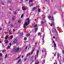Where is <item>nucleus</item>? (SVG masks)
I'll list each match as a JSON object with an SVG mask.
<instances>
[{"label": "nucleus", "instance_id": "f3484780", "mask_svg": "<svg viewBox=\"0 0 64 64\" xmlns=\"http://www.w3.org/2000/svg\"><path fill=\"white\" fill-rule=\"evenodd\" d=\"M21 22V20H18V23H20Z\"/></svg>", "mask_w": 64, "mask_h": 64}, {"label": "nucleus", "instance_id": "864d4df0", "mask_svg": "<svg viewBox=\"0 0 64 64\" xmlns=\"http://www.w3.org/2000/svg\"><path fill=\"white\" fill-rule=\"evenodd\" d=\"M1 41L0 40V43H1Z\"/></svg>", "mask_w": 64, "mask_h": 64}, {"label": "nucleus", "instance_id": "3c124183", "mask_svg": "<svg viewBox=\"0 0 64 64\" xmlns=\"http://www.w3.org/2000/svg\"><path fill=\"white\" fill-rule=\"evenodd\" d=\"M2 47H4V45L3 44H2Z\"/></svg>", "mask_w": 64, "mask_h": 64}, {"label": "nucleus", "instance_id": "603ef678", "mask_svg": "<svg viewBox=\"0 0 64 64\" xmlns=\"http://www.w3.org/2000/svg\"><path fill=\"white\" fill-rule=\"evenodd\" d=\"M23 57H24L23 56H22V58H23Z\"/></svg>", "mask_w": 64, "mask_h": 64}, {"label": "nucleus", "instance_id": "69168bd1", "mask_svg": "<svg viewBox=\"0 0 64 64\" xmlns=\"http://www.w3.org/2000/svg\"><path fill=\"white\" fill-rule=\"evenodd\" d=\"M45 1H47V0H45Z\"/></svg>", "mask_w": 64, "mask_h": 64}, {"label": "nucleus", "instance_id": "473e14b6", "mask_svg": "<svg viewBox=\"0 0 64 64\" xmlns=\"http://www.w3.org/2000/svg\"><path fill=\"white\" fill-rule=\"evenodd\" d=\"M40 34H41V32H39L38 33V35H40Z\"/></svg>", "mask_w": 64, "mask_h": 64}, {"label": "nucleus", "instance_id": "79ce46f5", "mask_svg": "<svg viewBox=\"0 0 64 64\" xmlns=\"http://www.w3.org/2000/svg\"><path fill=\"white\" fill-rule=\"evenodd\" d=\"M53 43H54V44H55V42L54 40L53 41Z\"/></svg>", "mask_w": 64, "mask_h": 64}, {"label": "nucleus", "instance_id": "4d7b16f0", "mask_svg": "<svg viewBox=\"0 0 64 64\" xmlns=\"http://www.w3.org/2000/svg\"><path fill=\"white\" fill-rule=\"evenodd\" d=\"M53 30V28H52V32H53V30Z\"/></svg>", "mask_w": 64, "mask_h": 64}, {"label": "nucleus", "instance_id": "7ed1b4c3", "mask_svg": "<svg viewBox=\"0 0 64 64\" xmlns=\"http://www.w3.org/2000/svg\"><path fill=\"white\" fill-rule=\"evenodd\" d=\"M34 29L35 30V32H36L37 31V25L36 24L34 26Z\"/></svg>", "mask_w": 64, "mask_h": 64}, {"label": "nucleus", "instance_id": "e433bc0d", "mask_svg": "<svg viewBox=\"0 0 64 64\" xmlns=\"http://www.w3.org/2000/svg\"><path fill=\"white\" fill-rule=\"evenodd\" d=\"M56 54L55 52L54 53V56H56Z\"/></svg>", "mask_w": 64, "mask_h": 64}, {"label": "nucleus", "instance_id": "37998d69", "mask_svg": "<svg viewBox=\"0 0 64 64\" xmlns=\"http://www.w3.org/2000/svg\"><path fill=\"white\" fill-rule=\"evenodd\" d=\"M15 19V18H12V20H14Z\"/></svg>", "mask_w": 64, "mask_h": 64}, {"label": "nucleus", "instance_id": "052dcab7", "mask_svg": "<svg viewBox=\"0 0 64 64\" xmlns=\"http://www.w3.org/2000/svg\"><path fill=\"white\" fill-rule=\"evenodd\" d=\"M44 52V50H42V52Z\"/></svg>", "mask_w": 64, "mask_h": 64}, {"label": "nucleus", "instance_id": "39448f33", "mask_svg": "<svg viewBox=\"0 0 64 64\" xmlns=\"http://www.w3.org/2000/svg\"><path fill=\"white\" fill-rule=\"evenodd\" d=\"M22 9L23 11H24L26 9V8L25 6H22Z\"/></svg>", "mask_w": 64, "mask_h": 64}, {"label": "nucleus", "instance_id": "dca6fc26", "mask_svg": "<svg viewBox=\"0 0 64 64\" xmlns=\"http://www.w3.org/2000/svg\"><path fill=\"white\" fill-rule=\"evenodd\" d=\"M29 2L30 3V2H32H32H33V0H30Z\"/></svg>", "mask_w": 64, "mask_h": 64}, {"label": "nucleus", "instance_id": "2f4dec72", "mask_svg": "<svg viewBox=\"0 0 64 64\" xmlns=\"http://www.w3.org/2000/svg\"><path fill=\"white\" fill-rule=\"evenodd\" d=\"M9 45H10V46H11L12 45V44L11 43H10Z\"/></svg>", "mask_w": 64, "mask_h": 64}, {"label": "nucleus", "instance_id": "c9c22d12", "mask_svg": "<svg viewBox=\"0 0 64 64\" xmlns=\"http://www.w3.org/2000/svg\"><path fill=\"white\" fill-rule=\"evenodd\" d=\"M2 54H0V56H2Z\"/></svg>", "mask_w": 64, "mask_h": 64}, {"label": "nucleus", "instance_id": "a878e982", "mask_svg": "<svg viewBox=\"0 0 64 64\" xmlns=\"http://www.w3.org/2000/svg\"><path fill=\"white\" fill-rule=\"evenodd\" d=\"M8 40H6V42H5V43H8Z\"/></svg>", "mask_w": 64, "mask_h": 64}, {"label": "nucleus", "instance_id": "c756f323", "mask_svg": "<svg viewBox=\"0 0 64 64\" xmlns=\"http://www.w3.org/2000/svg\"><path fill=\"white\" fill-rule=\"evenodd\" d=\"M9 33L10 35V34H10V33H11V30H10L9 31Z\"/></svg>", "mask_w": 64, "mask_h": 64}, {"label": "nucleus", "instance_id": "9d476101", "mask_svg": "<svg viewBox=\"0 0 64 64\" xmlns=\"http://www.w3.org/2000/svg\"><path fill=\"white\" fill-rule=\"evenodd\" d=\"M52 25L53 26H54V23L53 22H52V24H50V26H52Z\"/></svg>", "mask_w": 64, "mask_h": 64}, {"label": "nucleus", "instance_id": "338daca9", "mask_svg": "<svg viewBox=\"0 0 64 64\" xmlns=\"http://www.w3.org/2000/svg\"><path fill=\"white\" fill-rule=\"evenodd\" d=\"M13 30H14V29H13Z\"/></svg>", "mask_w": 64, "mask_h": 64}, {"label": "nucleus", "instance_id": "72a5a7b5", "mask_svg": "<svg viewBox=\"0 0 64 64\" xmlns=\"http://www.w3.org/2000/svg\"><path fill=\"white\" fill-rule=\"evenodd\" d=\"M14 14H17V12H14Z\"/></svg>", "mask_w": 64, "mask_h": 64}, {"label": "nucleus", "instance_id": "774afa93", "mask_svg": "<svg viewBox=\"0 0 64 64\" xmlns=\"http://www.w3.org/2000/svg\"><path fill=\"white\" fill-rule=\"evenodd\" d=\"M18 10V11H19V10Z\"/></svg>", "mask_w": 64, "mask_h": 64}, {"label": "nucleus", "instance_id": "f8f14e48", "mask_svg": "<svg viewBox=\"0 0 64 64\" xmlns=\"http://www.w3.org/2000/svg\"><path fill=\"white\" fill-rule=\"evenodd\" d=\"M44 23V22L43 21H42L41 22V24H43Z\"/></svg>", "mask_w": 64, "mask_h": 64}, {"label": "nucleus", "instance_id": "a19ab883", "mask_svg": "<svg viewBox=\"0 0 64 64\" xmlns=\"http://www.w3.org/2000/svg\"><path fill=\"white\" fill-rule=\"evenodd\" d=\"M28 47V46H27L25 48V49H27V48Z\"/></svg>", "mask_w": 64, "mask_h": 64}, {"label": "nucleus", "instance_id": "412c9836", "mask_svg": "<svg viewBox=\"0 0 64 64\" xmlns=\"http://www.w3.org/2000/svg\"><path fill=\"white\" fill-rule=\"evenodd\" d=\"M7 57V54L5 56V58H6Z\"/></svg>", "mask_w": 64, "mask_h": 64}, {"label": "nucleus", "instance_id": "f03ea898", "mask_svg": "<svg viewBox=\"0 0 64 64\" xmlns=\"http://www.w3.org/2000/svg\"><path fill=\"white\" fill-rule=\"evenodd\" d=\"M21 50V49H19V48H15L14 50V52H18V53L20 52Z\"/></svg>", "mask_w": 64, "mask_h": 64}, {"label": "nucleus", "instance_id": "6e6552de", "mask_svg": "<svg viewBox=\"0 0 64 64\" xmlns=\"http://www.w3.org/2000/svg\"><path fill=\"white\" fill-rule=\"evenodd\" d=\"M21 61V59H20L18 62V63H20V62Z\"/></svg>", "mask_w": 64, "mask_h": 64}, {"label": "nucleus", "instance_id": "4be33fe9", "mask_svg": "<svg viewBox=\"0 0 64 64\" xmlns=\"http://www.w3.org/2000/svg\"><path fill=\"white\" fill-rule=\"evenodd\" d=\"M52 20H54V17L52 16Z\"/></svg>", "mask_w": 64, "mask_h": 64}, {"label": "nucleus", "instance_id": "a211bd4d", "mask_svg": "<svg viewBox=\"0 0 64 64\" xmlns=\"http://www.w3.org/2000/svg\"><path fill=\"white\" fill-rule=\"evenodd\" d=\"M26 35L28 36H30V34H26Z\"/></svg>", "mask_w": 64, "mask_h": 64}, {"label": "nucleus", "instance_id": "de8ad7c7", "mask_svg": "<svg viewBox=\"0 0 64 64\" xmlns=\"http://www.w3.org/2000/svg\"><path fill=\"white\" fill-rule=\"evenodd\" d=\"M53 38L54 39H55V36H54L53 37Z\"/></svg>", "mask_w": 64, "mask_h": 64}, {"label": "nucleus", "instance_id": "cd10ccee", "mask_svg": "<svg viewBox=\"0 0 64 64\" xmlns=\"http://www.w3.org/2000/svg\"><path fill=\"white\" fill-rule=\"evenodd\" d=\"M54 64H57V62H56Z\"/></svg>", "mask_w": 64, "mask_h": 64}, {"label": "nucleus", "instance_id": "4c0bfd02", "mask_svg": "<svg viewBox=\"0 0 64 64\" xmlns=\"http://www.w3.org/2000/svg\"><path fill=\"white\" fill-rule=\"evenodd\" d=\"M58 57H59V54H58Z\"/></svg>", "mask_w": 64, "mask_h": 64}, {"label": "nucleus", "instance_id": "20e7f679", "mask_svg": "<svg viewBox=\"0 0 64 64\" xmlns=\"http://www.w3.org/2000/svg\"><path fill=\"white\" fill-rule=\"evenodd\" d=\"M17 39H16L13 41V43H16L17 42Z\"/></svg>", "mask_w": 64, "mask_h": 64}, {"label": "nucleus", "instance_id": "c03bdc74", "mask_svg": "<svg viewBox=\"0 0 64 64\" xmlns=\"http://www.w3.org/2000/svg\"><path fill=\"white\" fill-rule=\"evenodd\" d=\"M33 52H31V54H33Z\"/></svg>", "mask_w": 64, "mask_h": 64}, {"label": "nucleus", "instance_id": "49530a36", "mask_svg": "<svg viewBox=\"0 0 64 64\" xmlns=\"http://www.w3.org/2000/svg\"><path fill=\"white\" fill-rule=\"evenodd\" d=\"M35 59L36 60V56L35 55Z\"/></svg>", "mask_w": 64, "mask_h": 64}, {"label": "nucleus", "instance_id": "5701e85b", "mask_svg": "<svg viewBox=\"0 0 64 64\" xmlns=\"http://www.w3.org/2000/svg\"><path fill=\"white\" fill-rule=\"evenodd\" d=\"M54 46L55 47H56V44H54Z\"/></svg>", "mask_w": 64, "mask_h": 64}, {"label": "nucleus", "instance_id": "b1692460", "mask_svg": "<svg viewBox=\"0 0 64 64\" xmlns=\"http://www.w3.org/2000/svg\"><path fill=\"white\" fill-rule=\"evenodd\" d=\"M5 51H6V50H2V52H5Z\"/></svg>", "mask_w": 64, "mask_h": 64}, {"label": "nucleus", "instance_id": "bf43d9fd", "mask_svg": "<svg viewBox=\"0 0 64 64\" xmlns=\"http://www.w3.org/2000/svg\"><path fill=\"white\" fill-rule=\"evenodd\" d=\"M1 30V28H0V31Z\"/></svg>", "mask_w": 64, "mask_h": 64}, {"label": "nucleus", "instance_id": "2eb2a0df", "mask_svg": "<svg viewBox=\"0 0 64 64\" xmlns=\"http://www.w3.org/2000/svg\"><path fill=\"white\" fill-rule=\"evenodd\" d=\"M10 47H11V46H8L7 47V48L8 49H9V48H10Z\"/></svg>", "mask_w": 64, "mask_h": 64}, {"label": "nucleus", "instance_id": "8fccbe9b", "mask_svg": "<svg viewBox=\"0 0 64 64\" xmlns=\"http://www.w3.org/2000/svg\"><path fill=\"white\" fill-rule=\"evenodd\" d=\"M8 2H9V3H10V1L8 0Z\"/></svg>", "mask_w": 64, "mask_h": 64}, {"label": "nucleus", "instance_id": "1a4fd4ad", "mask_svg": "<svg viewBox=\"0 0 64 64\" xmlns=\"http://www.w3.org/2000/svg\"><path fill=\"white\" fill-rule=\"evenodd\" d=\"M21 61V59H20L18 62V63H20V62Z\"/></svg>", "mask_w": 64, "mask_h": 64}, {"label": "nucleus", "instance_id": "f257e3e1", "mask_svg": "<svg viewBox=\"0 0 64 64\" xmlns=\"http://www.w3.org/2000/svg\"><path fill=\"white\" fill-rule=\"evenodd\" d=\"M29 21H30V19L29 18H27V19L25 21V22L24 24L25 26H24V28L26 27V26L29 25Z\"/></svg>", "mask_w": 64, "mask_h": 64}, {"label": "nucleus", "instance_id": "0eeeda50", "mask_svg": "<svg viewBox=\"0 0 64 64\" xmlns=\"http://www.w3.org/2000/svg\"><path fill=\"white\" fill-rule=\"evenodd\" d=\"M8 36H9L8 35H7L6 36V37L5 38L6 39H7V38H8Z\"/></svg>", "mask_w": 64, "mask_h": 64}, {"label": "nucleus", "instance_id": "9b49d317", "mask_svg": "<svg viewBox=\"0 0 64 64\" xmlns=\"http://www.w3.org/2000/svg\"><path fill=\"white\" fill-rule=\"evenodd\" d=\"M49 19L50 20H51V19H50V18H51V16H49L48 17Z\"/></svg>", "mask_w": 64, "mask_h": 64}, {"label": "nucleus", "instance_id": "bb28decb", "mask_svg": "<svg viewBox=\"0 0 64 64\" xmlns=\"http://www.w3.org/2000/svg\"><path fill=\"white\" fill-rule=\"evenodd\" d=\"M36 9V7H34L33 8V10H35V9Z\"/></svg>", "mask_w": 64, "mask_h": 64}, {"label": "nucleus", "instance_id": "393cba45", "mask_svg": "<svg viewBox=\"0 0 64 64\" xmlns=\"http://www.w3.org/2000/svg\"><path fill=\"white\" fill-rule=\"evenodd\" d=\"M24 40H27V38L26 37H25L24 38Z\"/></svg>", "mask_w": 64, "mask_h": 64}, {"label": "nucleus", "instance_id": "7c9ffc66", "mask_svg": "<svg viewBox=\"0 0 64 64\" xmlns=\"http://www.w3.org/2000/svg\"><path fill=\"white\" fill-rule=\"evenodd\" d=\"M24 15V14H23L21 16V18H22L23 17V16Z\"/></svg>", "mask_w": 64, "mask_h": 64}, {"label": "nucleus", "instance_id": "6e6d98bb", "mask_svg": "<svg viewBox=\"0 0 64 64\" xmlns=\"http://www.w3.org/2000/svg\"><path fill=\"white\" fill-rule=\"evenodd\" d=\"M28 1V0H26V1Z\"/></svg>", "mask_w": 64, "mask_h": 64}, {"label": "nucleus", "instance_id": "c85d7f7f", "mask_svg": "<svg viewBox=\"0 0 64 64\" xmlns=\"http://www.w3.org/2000/svg\"><path fill=\"white\" fill-rule=\"evenodd\" d=\"M10 38L11 39H12L13 38V36H10Z\"/></svg>", "mask_w": 64, "mask_h": 64}, {"label": "nucleus", "instance_id": "423d86ee", "mask_svg": "<svg viewBox=\"0 0 64 64\" xmlns=\"http://www.w3.org/2000/svg\"><path fill=\"white\" fill-rule=\"evenodd\" d=\"M36 56L37 57L38 56L39 54V50H37V52H36Z\"/></svg>", "mask_w": 64, "mask_h": 64}, {"label": "nucleus", "instance_id": "0e129e2a", "mask_svg": "<svg viewBox=\"0 0 64 64\" xmlns=\"http://www.w3.org/2000/svg\"><path fill=\"white\" fill-rule=\"evenodd\" d=\"M2 64H4V63H2Z\"/></svg>", "mask_w": 64, "mask_h": 64}, {"label": "nucleus", "instance_id": "6ab92c4d", "mask_svg": "<svg viewBox=\"0 0 64 64\" xmlns=\"http://www.w3.org/2000/svg\"><path fill=\"white\" fill-rule=\"evenodd\" d=\"M34 5V4H32L30 5V6L31 7V6H33Z\"/></svg>", "mask_w": 64, "mask_h": 64}, {"label": "nucleus", "instance_id": "58836bf2", "mask_svg": "<svg viewBox=\"0 0 64 64\" xmlns=\"http://www.w3.org/2000/svg\"><path fill=\"white\" fill-rule=\"evenodd\" d=\"M55 30L56 33H57V31L56 30V28H55Z\"/></svg>", "mask_w": 64, "mask_h": 64}, {"label": "nucleus", "instance_id": "ddd939ff", "mask_svg": "<svg viewBox=\"0 0 64 64\" xmlns=\"http://www.w3.org/2000/svg\"><path fill=\"white\" fill-rule=\"evenodd\" d=\"M30 55V52L27 54L26 56H29Z\"/></svg>", "mask_w": 64, "mask_h": 64}, {"label": "nucleus", "instance_id": "e2e57ef3", "mask_svg": "<svg viewBox=\"0 0 64 64\" xmlns=\"http://www.w3.org/2000/svg\"><path fill=\"white\" fill-rule=\"evenodd\" d=\"M22 34H23V32H22V33H21Z\"/></svg>", "mask_w": 64, "mask_h": 64}, {"label": "nucleus", "instance_id": "f704fd0d", "mask_svg": "<svg viewBox=\"0 0 64 64\" xmlns=\"http://www.w3.org/2000/svg\"><path fill=\"white\" fill-rule=\"evenodd\" d=\"M4 3H2V5H4Z\"/></svg>", "mask_w": 64, "mask_h": 64}, {"label": "nucleus", "instance_id": "13d9d810", "mask_svg": "<svg viewBox=\"0 0 64 64\" xmlns=\"http://www.w3.org/2000/svg\"><path fill=\"white\" fill-rule=\"evenodd\" d=\"M44 23H46V21H45V22H44Z\"/></svg>", "mask_w": 64, "mask_h": 64}, {"label": "nucleus", "instance_id": "a18cd8bd", "mask_svg": "<svg viewBox=\"0 0 64 64\" xmlns=\"http://www.w3.org/2000/svg\"><path fill=\"white\" fill-rule=\"evenodd\" d=\"M62 52H63V54H64V50H62Z\"/></svg>", "mask_w": 64, "mask_h": 64}, {"label": "nucleus", "instance_id": "4468645a", "mask_svg": "<svg viewBox=\"0 0 64 64\" xmlns=\"http://www.w3.org/2000/svg\"><path fill=\"white\" fill-rule=\"evenodd\" d=\"M38 11L39 12H41V10L40 8L38 9Z\"/></svg>", "mask_w": 64, "mask_h": 64}, {"label": "nucleus", "instance_id": "680f3d73", "mask_svg": "<svg viewBox=\"0 0 64 64\" xmlns=\"http://www.w3.org/2000/svg\"><path fill=\"white\" fill-rule=\"evenodd\" d=\"M11 26H12V25H11Z\"/></svg>", "mask_w": 64, "mask_h": 64}, {"label": "nucleus", "instance_id": "aec40b11", "mask_svg": "<svg viewBox=\"0 0 64 64\" xmlns=\"http://www.w3.org/2000/svg\"><path fill=\"white\" fill-rule=\"evenodd\" d=\"M20 57H21V55H20L16 59H19V58H20Z\"/></svg>", "mask_w": 64, "mask_h": 64}, {"label": "nucleus", "instance_id": "ea45409f", "mask_svg": "<svg viewBox=\"0 0 64 64\" xmlns=\"http://www.w3.org/2000/svg\"><path fill=\"white\" fill-rule=\"evenodd\" d=\"M34 50H35V49L34 48L33 49V50L32 52H34Z\"/></svg>", "mask_w": 64, "mask_h": 64}, {"label": "nucleus", "instance_id": "09e8293b", "mask_svg": "<svg viewBox=\"0 0 64 64\" xmlns=\"http://www.w3.org/2000/svg\"><path fill=\"white\" fill-rule=\"evenodd\" d=\"M19 44L18 43H16V45H18Z\"/></svg>", "mask_w": 64, "mask_h": 64}, {"label": "nucleus", "instance_id": "5fc2aeb1", "mask_svg": "<svg viewBox=\"0 0 64 64\" xmlns=\"http://www.w3.org/2000/svg\"><path fill=\"white\" fill-rule=\"evenodd\" d=\"M24 60H25V61H26V58H25L24 59Z\"/></svg>", "mask_w": 64, "mask_h": 64}]
</instances>
